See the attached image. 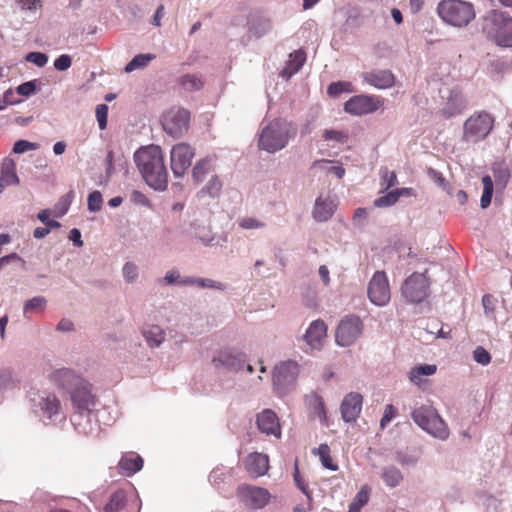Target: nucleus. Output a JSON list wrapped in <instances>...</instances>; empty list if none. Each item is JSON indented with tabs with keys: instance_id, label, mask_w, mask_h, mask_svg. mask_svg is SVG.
<instances>
[{
	"instance_id": "obj_62",
	"label": "nucleus",
	"mask_w": 512,
	"mask_h": 512,
	"mask_svg": "<svg viewBox=\"0 0 512 512\" xmlns=\"http://www.w3.org/2000/svg\"><path fill=\"white\" fill-rule=\"evenodd\" d=\"M72 65V59L67 54L60 55L55 61H54V68L57 71H66L68 70Z\"/></svg>"
},
{
	"instance_id": "obj_63",
	"label": "nucleus",
	"mask_w": 512,
	"mask_h": 512,
	"mask_svg": "<svg viewBox=\"0 0 512 512\" xmlns=\"http://www.w3.org/2000/svg\"><path fill=\"white\" fill-rule=\"evenodd\" d=\"M396 415V409L392 404L385 406L383 417L380 421V426L384 428Z\"/></svg>"
},
{
	"instance_id": "obj_29",
	"label": "nucleus",
	"mask_w": 512,
	"mask_h": 512,
	"mask_svg": "<svg viewBox=\"0 0 512 512\" xmlns=\"http://www.w3.org/2000/svg\"><path fill=\"white\" fill-rule=\"evenodd\" d=\"M306 60V55L304 51L297 50L289 55V59L287 60L285 67L282 69L280 76L289 80L294 74H296L303 66Z\"/></svg>"
},
{
	"instance_id": "obj_32",
	"label": "nucleus",
	"mask_w": 512,
	"mask_h": 512,
	"mask_svg": "<svg viewBox=\"0 0 512 512\" xmlns=\"http://www.w3.org/2000/svg\"><path fill=\"white\" fill-rule=\"evenodd\" d=\"M380 478L389 488H395L401 484L404 477L400 469L394 465H385L380 470Z\"/></svg>"
},
{
	"instance_id": "obj_37",
	"label": "nucleus",
	"mask_w": 512,
	"mask_h": 512,
	"mask_svg": "<svg viewBox=\"0 0 512 512\" xmlns=\"http://www.w3.org/2000/svg\"><path fill=\"white\" fill-rule=\"evenodd\" d=\"M47 300L44 296H35L27 301L23 305V316L25 319L30 318L32 312L41 313L46 309Z\"/></svg>"
},
{
	"instance_id": "obj_41",
	"label": "nucleus",
	"mask_w": 512,
	"mask_h": 512,
	"mask_svg": "<svg viewBox=\"0 0 512 512\" xmlns=\"http://www.w3.org/2000/svg\"><path fill=\"white\" fill-rule=\"evenodd\" d=\"M222 190V182L217 176H213L206 185L199 191L198 196L204 198H216L220 195Z\"/></svg>"
},
{
	"instance_id": "obj_35",
	"label": "nucleus",
	"mask_w": 512,
	"mask_h": 512,
	"mask_svg": "<svg viewBox=\"0 0 512 512\" xmlns=\"http://www.w3.org/2000/svg\"><path fill=\"white\" fill-rule=\"evenodd\" d=\"M272 29L271 19L267 16H258L249 23V31L260 38Z\"/></svg>"
},
{
	"instance_id": "obj_34",
	"label": "nucleus",
	"mask_w": 512,
	"mask_h": 512,
	"mask_svg": "<svg viewBox=\"0 0 512 512\" xmlns=\"http://www.w3.org/2000/svg\"><path fill=\"white\" fill-rule=\"evenodd\" d=\"M204 79L199 74H184L179 77V86L187 92L199 91L204 86Z\"/></svg>"
},
{
	"instance_id": "obj_24",
	"label": "nucleus",
	"mask_w": 512,
	"mask_h": 512,
	"mask_svg": "<svg viewBox=\"0 0 512 512\" xmlns=\"http://www.w3.org/2000/svg\"><path fill=\"white\" fill-rule=\"evenodd\" d=\"M305 405L310 418L318 419L321 424L328 426L327 415L323 398L315 392L305 395Z\"/></svg>"
},
{
	"instance_id": "obj_56",
	"label": "nucleus",
	"mask_w": 512,
	"mask_h": 512,
	"mask_svg": "<svg viewBox=\"0 0 512 512\" xmlns=\"http://www.w3.org/2000/svg\"><path fill=\"white\" fill-rule=\"evenodd\" d=\"M473 359L476 363L483 366H486L491 362V356L489 352L482 346L476 347V349L473 351Z\"/></svg>"
},
{
	"instance_id": "obj_11",
	"label": "nucleus",
	"mask_w": 512,
	"mask_h": 512,
	"mask_svg": "<svg viewBox=\"0 0 512 512\" xmlns=\"http://www.w3.org/2000/svg\"><path fill=\"white\" fill-rule=\"evenodd\" d=\"M364 325L360 317L356 315H347L339 322L335 341L341 347H349L362 335Z\"/></svg>"
},
{
	"instance_id": "obj_42",
	"label": "nucleus",
	"mask_w": 512,
	"mask_h": 512,
	"mask_svg": "<svg viewBox=\"0 0 512 512\" xmlns=\"http://www.w3.org/2000/svg\"><path fill=\"white\" fill-rule=\"evenodd\" d=\"M212 169V159L209 157L199 160L192 169V177L195 182L199 183L203 181L205 176Z\"/></svg>"
},
{
	"instance_id": "obj_23",
	"label": "nucleus",
	"mask_w": 512,
	"mask_h": 512,
	"mask_svg": "<svg viewBox=\"0 0 512 512\" xmlns=\"http://www.w3.org/2000/svg\"><path fill=\"white\" fill-rule=\"evenodd\" d=\"M362 396L359 393L347 394L341 403V416L345 422L355 421L362 409Z\"/></svg>"
},
{
	"instance_id": "obj_1",
	"label": "nucleus",
	"mask_w": 512,
	"mask_h": 512,
	"mask_svg": "<svg viewBox=\"0 0 512 512\" xmlns=\"http://www.w3.org/2000/svg\"><path fill=\"white\" fill-rule=\"evenodd\" d=\"M137 169L146 184L156 191H164L168 186V172L162 149L158 145L141 147L134 153Z\"/></svg>"
},
{
	"instance_id": "obj_55",
	"label": "nucleus",
	"mask_w": 512,
	"mask_h": 512,
	"mask_svg": "<svg viewBox=\"0 0 512 512\" xmlns=\"http://www.w3.org/2000/svg\"><path fill=\"white\" fill-rule=\"evenodd\" d=\"M198 288H201V289L208 288V289H216V290L224 291L227 289V285L222 282L215 281L213 279L199 277Z\"/></svg>"
},
{
	"instance_id": "obj_38",
	"label": "nucleus",
	"mask_w": 512,
	"mask_h": 512,
	"mask_svg": "<svg viewBox=\"0 0 512 512\" xmlns=\"http://www.w3.org/2000/svg\"><path fill=\"white\" fill-rule=\"evenodd\" d=\"M156 58L155 54L146 53V54H138L132 58L130 62H128L124 68L126 73H131L135 70L143 69L148 66V64Z\"/></svg>"
},
{
	"instance_id": "obj_2",
	"label": "nucleus",
	"mask_w": 512,
	"mask_h": 512,
	"mask_svg": "<svg viewBox=\"0 0 512 512\" xmlns=\"http://www.w3.org/2000/svg\"><path fill=\"white\" fill-rule=\"evenodd\" d=\"M296 125L284 118L267 123L258 133V148L269 154L283 150L296 136Z\"/></svg>"
},
{
	"instance_id": "obj_46",
	"label": "nucleus",
	"mask_w": 512,
	"mask_h": 512,
	"mask_svg": "<svg viewBox=\"0 0 512 512\" xmlns=\"http://www.w3.org/2000/svg\"><path fill=\"white\" fill-rule=\"evenodd\" d=\"M121 273L127 284H135L139 279V267L132 261H127L123 264Z\"/></svg>"
},
{
	"instance_id": "obj_5",
	"label": "nucleus",
	"mask_w": 512,
	"mask_h": 512,
	"mask_svg": "<svg viewBox=\"0 0 512 512\" xmlns=\"http://www.w3.org/2000/svg\"><path fill=\"white\" fill-rule=\"evenodd\" d=\"M484 33L497 45L512 47V17L501 11H491L484 17Z\"/></svg>"
},
{
	"instance_id": "obj_45",
	"label": "nucleus",
	"mask_w": 512,
	"mask_h": 512,
	"mask_svg": "<svg viewBox=\"0 0 512 512\" xmlns=\"http://www.w3.org/2000/svg\"><path fill=\"white\" fill-rule=\"evenodd\" d=\"M381 192L387 191L391 187L398 184L397 175L394 171H390L387 167L379 169Z\"/></svg>"
},
{
	"instance_id": "obj_28",
	"label": "nucleus",
	"mask_w": 512,
	"mask_h": 512,
	"mask_svg": "<svg viewBox=\"0 0 512 512\" xmlns=\"http://www.w3.org/2000/svg\"><path fill=\"white\" fill-rule=\"evenodd\" d=\"M143 467V459L136 453L124 454L118 462V468L122 475L131 476Z\"/></svg>"
},
{
	"instance_id": "obj_58",
	"label": "nucleus",
	"mask_w": 512,
	"mask_h": 512,
	"mask_svg": "<svg viewBox=\"0 0 512 512\" xmlns=\"http://www.w3.org/2000/svg\"><path fill=\"white\" fill-rule=\"evenodd\" d=\"M25 60L38 67H44L48 62V56L42 52H30L26 55Z\"/></svg>"
},
{
	"instance_id": "obj_18",
	"label": "nucleus",
	"mask_w": 512,
	"mask_h": 512,
	"mask_svg": "<svg viewBox=\"0 0 512 512\" xmlns=\"http://www.w3.org/2000/svg\"><path fill=\"white\" fill-rule=\"evenodd\" d=\"M380 106L378 98L369 95L351 97L344 105V110L352 115H364L375 112Z\"/></svg>"
},
{
	"instance_id": "obj_9",
	"label": "nucleus",
	"mask_w": 512,
	"mask_h": 512,
	"mask_svg": "<svg viewBox=\"0 0 512 512\" xmlns=\"http://www.w3.org/2000/svg\"><path fill=\"white\" fill-rule=\"evenodd\" d=\"M300 366L297 362L288 360L277 364L272 372V381L278 395L284 396L296 385Z\"/></svg>"
},
{
	"instance_id": "obj_53",
	"label": "nucleus",
	"mask_w": 512,
	"mask_h": 512,
	"mask_svg": "<svg viewBox=\"0 0 512 512\" xmlns=\"http://www.w3.org/2000/svg\"><path fill=\"white\" fill-rule=\"evenodd\" d=\"M182 275L176 268L168 270L164 277L160 280L161 283L168 286H180Z\"/></svg>"
},
{
	"instance_id": "obj_60",
	"label": "nucleus",
	"mask_w": 512,
	"mask_h": 512,
	"mask_svg": "<svg viewBox=\"0 0 512 512\" xmlns=\"http://www.w3.org/2000/svg\"><path fill=\"white\" fill-rule=\"evenodd\" d=\"M38 144L27 140H18L13 146V152L16 154H22L30 150H36Z\"/></svg>"
},
{
	"instance_id": "obj_16",
	"label": "nucleus",
	"mask_w": 512,
	"mask_h": 512,
	"mask_svg": "<svg viewBox=\"0 0 512 512\" xmlns=\"http://www.w3.org/2000/svg\"><path fill=\"white\" fill-rule=\"evenodd\" d=\"M73 408L78 411H92L96 406V397L92 385L85 379L69 393Z\"/></svg>"
},
{
	"instance_id": "obj_26",
	"label": "nucleus",
	"mask_w": 512,
	"mask_h": 512,
	"mask_svg": "<svg viewBox=\"0 0 512 512\" xmlns=\"http://www.w3.org/2000/svg\"><path fill=\"white\" fill-rule=\"evenodd\" d=\"M269 468V459L266 454L254 452L248 455L246 459V469L253 477H260L267 473Z\"/></svg>"
},
{
	"instance_id": "obj_22",
	"label": "nucleus",
	"mask_w": 512,
	"mask_h": 512,
	"mask_svg": "<svg viewBox=\"0 0 512 512\" xmlns=\"http://www.w3.org/2000/svg\"><path fill=\"white\" fill-rule=\"evenodd\" d=\"M336 208L337 203L331 196L320 195L315 200L312 217L317 222H326L334 215Z\"/></svg>"
},
{
	"instance_id": "obj_7",
	"label": "nucleus",
	"mask_w": 512,
	"mask_h": 512,
	"mask_svg": "<svg viewBox=\"0 0 512 512\" xmlns=\"http://www.w3.org/2000/svg\"><path fill=\"white\" fill-rule=\"evenodd\" d=\"M493 126L494 119L490 114L475 113L464 122L462 140L466 143L476 144L489 135Z\"/></svg>"
},
{
	"instance_id": "obj_36",
	"label": "nucleus",
	"mask_w": 512,
	"mask_h": 512,
	"mask_svg": "<svg viewBox=\"0 0 512 512\" xmlns=\"http://www.w3.org/2000/svg\"><path fill=\"white\" fill-rule=\"evenodd\" d=\"M191 234L205 246L212 245L214 241V235L210 228L206 225L198 223L197 221L191 223Z\"/></svg>"
},
{
	"instance_id": "obj_17",
	"label": "nucleus",
	"mask_w": 512,
	"mask_h": 512,
	"mask_svg": "<svg viewBox=\"0 0 512 512\" xmlns=\"http://www.w3.org/2000/svg\"><path fill=\"white\" fill-rule=\"evenodd\" d=\"M49 380L58 389L63 390L69 394L71 390L81 384L85 378H83L75 370L63 367L51 372L49 375Z\"/></svg>"
},
{
	"instance_id": "obj_31",
	"label": "nucleus",
	"mask_w": 512,
	"mask_h": 512,
	"mask_svg": "<svg viewBox=\"0 0 512 512\" xmlns=\"http://www.w3.org/2000/svg\"><path fill=\"white\" fill-rule=\"evenodd\" d=\"M0 183L3 185V188L19 183V178L16 173V164L11 158H5L2 162Z\"/></svg>"
},
{
	"instance_id": "obj_12",
	"label": "nucleus",
	"mask_w": 512,
	"mask_h": 512,
	"mask_svg": "<svg viewBox=\"0 0 512 512\" xmlns=\"http://www.w3.org/2000/svg\"><path fill=\"white\" fill-rule=\"evenodd\" d=\"M236 496L245 507L252 510L264 508L271 499L267 489L249 484L239 485Z\"/></svg>"
},
{
	"instance_id": "obj_40",
	"label": "nucleus",
	"mask_w": 512,
	"mask_h": 512,
	"mask_svg": "<svg viewBox=\"0 0 512 512\" xmlns=\"http://www.w3.org/2000/svg\"><path fill=\"white\" fill-rule=\"evenodd\" d=\"M232 474L233 468L218 466L211 471L209 481L213 486L219 488L221 484L226 483L232 477Z\"/></svg>"
},
{
	"instance_id": "obj_21",
	"label": "nucleus",
	"mask_w": 512,
	"mask_h": 512,
	"mask_svg": "<svg viewBox=\"0 0 512 512\" xmlns=\"http://www.w3.org/2000/svg\"><path fill=\"white\" fill-rule=\"evenodd\" d=\"M327 336V325L317 319L310 323L304 334V340L312 350H320Z\"/></svg>"
},
{
	"instance_id": "obj_59",
	"label": "nucleus",
	"mask_w": 512,
	"mask_h": 512,
	"mask_svg": "<svg viewBox=\"0 0 512 512\" xmlns=\"http://www.w3.org/2000/svg\"><path fill=\"white\" fill-rule=\"evenodd\" d=\"M37 80H31L20 84L16 88V93L21 96L29 97L36 92Z\"/></svg>"
},
{
	"instance_id": "obj_61",
	"label": "nucleus",
	"mask_w": 512,
	"mask_h": 512,
	"mask_svg": "<svg viewBox=\"0 0 512 512\" xmlns=\"http://www.w3.org/2000/svg\"><path fill=\"white\" fill-rule=\"evenodd\" d=\"M108 106L106 104H99L96 106V118L99 128L104 130L107 126Z\"/></svg>"
},
{
	"instance_id": "obj_15",
	"label": "nucleus",
	"mask_w": 512,
	"mask_h": 512,
	"mask_svg": "<svg viewBox=\"0 0 512 512\" xmlns=\"http://www.w3.org/2000/svg\"><path fill=\"white\" fill-rule=\"evenodd\" d=\"M369 300L376 306H385L391 298L390 286L384 271H376L372 276L367 290Z\"/></svg>"
},
{
	"instance_id": "obj_20",
	"label": "nucleus",
	"mask_w": 512,
	"mask_h": 512,
	"mask_svg": "<svg viewBox=\"0 0 512 512\" xmlns=\"http://www.w3.org/2000/svg\"><path fill=\"white\" fill-rule=\"evenodd\" d=\"M258 430L267 435L281 438V426L277 414L271 409H264L256 416Z\"/></svg>"
},
{
	"instance_id": "obj_4",
	"label": "nucleus",
	"mask_w": 512,
	"mask_h": 512,
	"mask_svg": "<svg viewBox=\"0 0 512 512\" xmlns=\"http://www.w3.org/2000/svg\"><path fill=\"white\" fill-rule=\"evenodd\" d=\"M439 17L453 27H466L475 18L474 5L464 0H442L437 7Z\"/></svg>"
},
{
	"instance_id": "obj_48",
	"label": "nucleus",
	"mask_w": 512,
	"mask_h": 512,
	"mask_svg": "<svg viewBox=\"0 0 512 512\" xmlns=\"http://www.w3.org/2000/svg\"><path fill=\"white\" fill-rule=\"evenodd\" d=\"M237 223L240 228L245 230L264 229L267 226L265 221L251 216L242 217L237 221Z\"/></svg>"
},
{
	"instance_id": "obj_39",
	"label": "nucleus",
	"mask_w": 512,
	"mask_h": 512,
	"mask_svg": "<svg viewBox=\"0 0 512 512\" xmlns=\"http://www.w3.org/2000/svg\"><path fill=\"white\" fill-rule=\"evenodd\" d=\"M437 370L436 365L432 364H424L419 365L414 368H412L409 373L408 377L411 382H413L416 385H420L422 381V376H430L433 375Z\"/></svg>"
},
{
	"instance_id": "obj_52",
	"label": "nucleus",
	"mask_w": 512,
	"mask_h": 512,
	"mask_svg": "<svg viewBox=\"0 0 512 512\" xmlns=\"http://www.w3.org/2000/svg\"><path fill=\"white\" fill-rule=\"evenodd\" d=\"M293 478H294V482H295L296 486L307 497V500L309 501V509H312V493L308 489V486H307L306 482L300 476L297 463H295V471H294Z\"/></svg>"
},
{
	"instance_id": "obj_10",
	"label": "nucleus",
	"mask_w": 512,
	"mask_h": 512,
	"mask_svg": "<svg viewBox=\"0 0 512 512\" xmlns=\"http://www.w3.org/2000/svg\"><path fill=\"white\" fill-rule=\"evenodd\" d=\"M190 112L181 107H172L162 117L164 131L173 138L182 137L189 129Z\"/></svg>"
},
{
	"instance_id": "obj_57",
	"label": "nucleus",
	"mask_w": 512,
	"mask_h": 512,
	"mask_svg": "<svg viewBox=\"0 0 512 512\" xmlns=\"http://www.w3.org/2000/svg\"><path fill=\"white\" fill-rule=\"evenodd\" d=\"M323 138L326 141H334L337 143H345L347 141V135L339 130L327 129L323 133Z\"/></svg>"
},
{
	"instance_id": "obj_30",
	"label": "nucleus",
	"mask_w": 512,
	"mask_h": 512,
	"mask_svg": "<svg viewBox=\"0 0 512 512\" xmlns=\"http://www.w3.org/2000/svg\"><path fill=\"white\" fill-rule=\"evenodd\" d=\"M142 335L150 348H158L166 338L165 330L159 325L145 326Z\"/></svg>"
},
{
	"instance_id": "obj_13",
	"label": "nucleus",
	"mask_w": 512,
	"mask_h": 512,
	"mask_svg": "<svg viewBox=\"0 0 512 512\" xmlns=\"http://www.w3.org/2000/svg\"><path fill=\"white\" fill-rule=\"evenodd\" d=\"M195 149L184 142L174 145L170 151V168L176 178H181L191 166Z\"/></svg>"
},
{
	"instance_id": "obj_54",
	"label": "nucleus",
	"mask_w": 512,
	"mask_h": 512,
	"mask_svg": "<svg viewBox=\"0 0 512 512\" xmlns=\"http://www.w3.org/2000/svg\"><path fill=\"white\" fill-rule=\"evenodd\" d=\"M103 204L102 194L99 191H93L88 195L87 206L90 212H98Z\"/></svg>"
},
{
	"instance_id": "obj_6",
	"label": "nucleus",
	"mask_w": 512,
	"mask_h": 512,
	"mask_svg": "<svg viewBox=\"0 0 512 512\" xmlns=\"http://www.w3.org/2000/svg\"><path fill=\"white\" fill-rule=\"evenodd\" d=\"M413 421L424 431L435 438L446 440L449 436V430L440 417L437 410L432 406L422 405L413 410Z\"/></svg>"
},
{
	"instance_id": "obj_49",
	"label": "nucleus",
	"mask_w": 512,
	"mask_h": 512,
	"mask_svg": "<svg viewBox=\"0 0 512 512\" xmlns=\"http://www.w3.org/2000/svg\"><path fill=\"white\" fill-rule=\"evenodd\" d=\"M368 500L369 491L366 488H361L349 504L348 512H360L362 507L368 503Z\"/></svg>"
},
{
	"instance_id": "obj_14",
	"label": "nucleus",
	"mask_w": 512,
	"mask_h": 512,
	"mask_svg": "<svg viewBox=\"0 0 512 512\" xmlns=\"http://www.w3.org/2000/svg\"><path fill=\"white\" fill-rule=\"evenodd\" d=\"M246 360V354L239 349L224 348L214 355L212 362L216 368L238 373L243 370Z\"/></svg>"
},
{
	"instance_id": "obj_47",
	"label": "nucleus",
	"mask_w": 512,
	"mask_h": 512,
	"mask_svg": "<svg viewBox=\"0 0 512 512\" xmlns=\"http://www.w3.org/2000/svg\"><path fill=\"white\" fill-rule=\"evenodd\" d=\"M395 460L402 466H415L419 461V454L408 450H398L395 453Z\"/></svg>"
},
{
	"instance_id": "obj_50",
	"label": "nucleus",
	"mask_w": 512,
	"mask_h": 512,
	"mask_svg": "<svg viewBox=\"0 0 512 512\" xmlns=\"http://www.w3.org/2000/svg\"><path fill=\"white\" fill-rule=\"evenodd\" d=\"M344 92H347V93L353 92V86L350 82H346V81L333 82L327 88V93L333 97L339 96L340 94H342Z\"/></svg>"
},
{
	"instance_id": "obj_3",
	"label": "nucleus",
	"mask_w": 512,
	"mask_h": 512,
	"mask_svg": "<svg viewBox=\"0 0 512 512\" xmlns=\"http://www.w3.org/2000/svg\"><path fill=\"white\" fill-rule=\"evenodd\" d=\"M31 411L45 425L65 419L60 399L52 392L40 391L30 399Z\"/></svg>"
},
{
	"instance_id": "obj_27",
	"label": "nucleus",
	"mask_w": 512,
	"mask_h": 512,
	"mask_svg": "<svg viewBox=\"0 0 512 512\" xmlns=\"http://www.w3.org/2000/svg\"><path fill=\"white\" fill-rule=\"evenodd\" d=\"M465 107L466 101L461 91L457 88H454L449 92L447 101L442 109V113L448 118L453 117L462 113Z\"/></svg>"
},
{
	"instance_id": "obj_8",
	"label": "nucleus",
	"mask_w": 512,
	"mask_h": 512,
	"mask_svg": "<svg viewBox=\"0 0 512 512\" xmlns=\"http://www.w3.org/2000/svg\"><path fill=\"white\" fill-rule=\"evenodd\" d=\"M423 273H412L401 286V295L410 304H421L430 295V281Z\"/></svg>"
},
{
	"instance_id": "obj_33",
	"label": "nucleus",
	"mask_w": 512,
	"mask_h": 512,
	"mask_svg": "<svg viewBox=\"0 0 512 512\" xmlns=\"http://www.w3.org/2000/svg\"><path fill=\"white\" fill-rule=\"evenodd\" d=\"M496 187L504 189L510 179V168L506 161H496L491 166Z\"/></svg>"
},
{
	"instance_id": "obj_43",
	"label": "nucleus",
	"mask_w": 512,
	"mask_h": 512,
	"mask_svg": "<svg viewBox=\"0 0 512 512\" xmlns=\"http://www.w3.org/2000/svg\"><path fill=\"white\" fill-rule=\"evenodd\" d=\"M482 184L483 192L480 199V206L482 209H486L490 205L493 196L494 184L492 177L489 175L483 176Z\"/></svg>"
},
{
	"instance_id": "obj_19",
	"label": "nucleus",
	"mask_w": 512,
	"mask_h": 512,
	"mask_svg": "<svg viewBox=\"0 0 512 512\" xmlns=\"http://www.w3.org/2000/svg\"><path fill=\"white\" fill-rule=\"evenodd\" d=\"M75 430L85 436H97L100 432V425L92 411H78L72 418Z\"/></svg>"
},
{
	"instance_id": "obj_64",
	"label": "nucleus",
	"mask_w": 512,
	"mask_h": 512,
	"mask_svg": "<svg viewBox=\"0 0 512 512\" xmlns=\"http://www.w3.org/2000/svg\"><path fill=\"white\" fill-rule=\"evenodd\" d=\"M131 201L134 204L147 207L150 204L149 199L140 191L134 190L131 193Z\"/></svg>"
},
{
	"instance_id": "obj_25",
	"label": "nucleus",
	"mask_w": 512,
	"mask_h": 512,
	"mask_svg": "<svg viewBox=\"0 0 512 512\" xmlns=\"http://www.w3.org/2000/svg\"><path fill=\"white\" fill-rule=\"evenodd\" d=\"M364 81L377 89H387L394 85V75L389 70H372L362 75Z\"/></svg>"
},
{
	"instance_id": "obj_51",
	"label": "nucleus",
	"mask_w": 512,
	"mask_h": 512,
	"mask_svg": "<svg viewBox=\"0 0 512 512\" xmlns=\"http://www.w3.org/2000/svg\"><path fill=\"white\" fill-rule=\"evenodd\" d=\"M398 200L399 193L392 190L389 191L387 194L375 199L374 205L378 208H386L394 205Z\"/></svg>"
},
{
	"instance_id": "obj_44",
	"label": "nucleus",
	"mask_w": 512,
	"mask_h": 512,
	"mask_svg": "<svg viewBox=\"0 0 512 512\" xmlns=\"http://www.w3.org/2000/svg\"><path fill=\"white\" fill-rule=\"evenodd\" d=\"M126 503V496L123 490H117L114 492L108 503L104 507L105 512H118L120 511Z\"/></svg>"
}]
</instances>
